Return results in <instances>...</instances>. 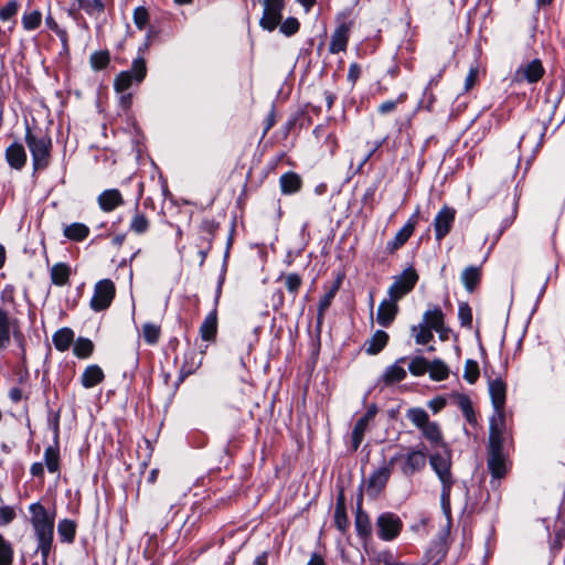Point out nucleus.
<instances>
[{
	"mask_svg": "<svg viewBox=\"0 0 565 565\" xmlns=\"http://www.w3.org/2000/svg\"><path fill=\"white\" fill-rule=\"evenodd\" d=\"M29 511L31 513V523L38 540V551L41 553V556L45 562L52 548L54 519L49 515L46 509L40 502L30 504Z\"/></svg>",
	"mask_w": 565,
	"mask_h": 565,
	"instance_id": "f257e3e1",
	"label": "nucleus"
},
{
	"mask_svg": "<svg viewBox=\"0 0 565 565\" xmlns=\"http://www.w3.org/2000/svg\"><path fill=\"white\" fill-rule=\"evenodd\" d=\"M24 139L32 156L33 170L42 171L46 169L51 159V138L46 135L39 136L34 134L26 125Z\"/></svg>",
	"mask_w": 565,
	"mask_h": 565,
	"instance_id": "f03ea898",
	"label": "nucleus"
},
{
	"mask_svg": "<svg viewBox=\"0 0 565 565\" xmlns=\"http://www.w3.org/2000/svg\"><path fill=\"white\" fill-rule=\"evenodd\" d=\"M393 468L397 466L401 473L407 478L423 470L426 466V455L422 450L408 449L406 454L399 451L388 460Z\"/></svg>",
	"mask_w": 565,
	"mask_h": 565,
	"instance_id": "7ed1b4c3",
	"label": "nucleus"
},
{
	"mask_svg": "<svg viewBox=\"0 0 565 565\" xmlns=\"http://www.w3.org/2000/svg\"><path fill=\"white\" fill-rule=\"evenodd\" d=\"M147 75V65L143 56L134 58L130 70L121 71L114 79L117 93L127 92L134 84H140Z\"/></svg>",
	"mask_w": 565,
	"mask_h": 565,
	"instance_id": "20e7f679",
	"label": "nucleus"
},
{
	"mask_svg": "<svg viewBox=\"0 0 565 565\" xmlns=\"http://www.w3.org/2000/svg\"><path fill=\"white\" fill-rule=\"evenodd\" d=\"M417 281L418 274L413 266H409L401 275L394 277L393 284L388 287L387 295L393 301L398 302L414 289Z\"/></svg>",
	"mask_w": 565,
	"mask_h": 565,
	"instance_id": "39448f33",
	"label": "nucleus"
},
{
	"mask_svg": "<svg viewBox=\"0 0 565 565\" xmlns=\"http://www.w3.org/2000/svg\"><path fill=\"white\" fill-rule=\"evenodd\" d=\"M377 536L385 542L395 540L403 527L401 518L393 512H383L376 519Z\"/></svg>",
	"mask_w": 565,
	"mask_h": 565,
	"instance_id": "423d86ee",
	"label": "nucleus"
},
{
	"mask_svg": "<svg viewBox=\"0 0 565 565\" xmlns=\"http://www.w3.org/2000/svg\"><path fill=\"white\" fill-rule=\"evenodd\" d=\"M115 285L110 279L99 280L94 288L90 308L96 312L107 309L115 297Z\"/></svg>",
	"mask_w": 565,
	"mask_h": 565,
	"instance_id": "0eeeda50",
	"label": "nucleus"
},
{
	"mask_svg": "<svg viewBox=\"0 0 565 565\" xmlns=\"http://www.w3.org/2000/svg\"><path fill=\"white\" fill-rule=\"evenodd\" d=\"M505 430V417H490L488 454H504Z\"/></svg>",
	"mask_w": 565,
	"mask_h": 565,
	"instance_id": "6e6552de",
	"label": "nucleus"
},
{
	"mask_svg": "<svg viewBox=\"0 0 565 565\" xmlns=\"http://www.w3.org/2000/svg\"><path fill=\"white\" fill-rule=\"evenodd\" d=\"M489 395L493 407L491 417H505L507 384L501 377L489 381Z\"/></svg>",
	"mask_w": 565,
	"mask_h": 565,
	"instance_id": "1a4fd4ad",
	"label": "nucleus"
},
{
	"mask_svg": "<svg viewBox=\"0 0 565 565\" xmlns=\"http://www.w3.org/2000/svg\"><path fill=\"white\" fill-rule=\"evenodd\" d=\"M391 473L392 467L388 462L374 470L365 482L366 495L371 499H375L386 487Z\"/></svg>",
	"mask_w": 565,
	"mask_h": 565,
	"instance_id": "9d476101",
	"label": "nucleus"
},
{
	"mask_svg": "<svg viewBox=\"0 0 565 565\" xmlns=\"http://www.w3.org/2000/svg\"><path fill=\"white\" fill-rule=\"evenodd\" d=\"M545 70L541 60L534 58L531 62L520 65L514 73V82H527L529 84L537 83L544 75Z\"/></svg>",
	"mask_w": 565,
	"mask_h": 565,
	"instance_id": "9b49d317",
	"label": "nucleus"
},
{
	"mask_svg": "<svg viewBox=\"0 0 565 565\" xmlns=\"http://www.w3.org/2000/svg\"><path fill=\"white\" fill-rule=\"evenodd\" d=\"M456 216V210L443 206L434 220L435 238L440 242L451 230Z\"/></svg>",
	"mask_w": 565,
	"mask_h": 565,
	"instance_id": "f8f14e48",
	"label": "nucleus"
},
{
	"mask_svg": "<svg viewBox=\"0 0 565 565\" xmlns=\"http://www.w3.org/2000/svg\"><path fill=\"white\" fill-rule=\"evenodd\" d=\"M418 218V211H416L404 226L395 234V236L386 243L385 252L393 254L399 249L412 236Z\"/></svg>",
	"mask_w": 565,
	"mask_h": 565,
	"instance_id": "ddd939ff",
	"label": "nucleus"
},
{
	"mask_svg": "<svg viewBox=\"0 0 565 565\" xmlns=\"http://www.w3.org/2000/svg\"><path fill=\"white\" fill-rule=\"evenodd\" d=\"M54 445L47 446L44 450V463L50 473L60 471V448H58V415L53 423Z\"/></svg>",
	"mask_w": 565,
	"mask_h": 565,
	"instance_id": "4468645a",
	"label": "nucleus"
},
{
	"mask_svg": "<svg viewBox=\"0 0 565 565\" xmlns=\"http://www.w3.org/2000/svg\"><path fill=\"white\" fill-rule=\"evenodd\" d=\"M377 414V406L375 404H371L367 406L364 415L359 418L352 429V447L356 450L364 437V434L367 429L369 423L375 417Z\"/></svg>",
	"mask_w": 565,
	"mask_h": 565,
	"instance_id": "2eb2a0df",
	"label": "nucleus"
},
{
	"mask_svg": "<svg viewBox=\"0 0 565 565\" xmlns=\"http://www.w3.org/2000/svg\"><path fill=\"white\" fill-rule=\"evenodd\" d=\"M204 351L196 352L189 350L184 353L183 363L179 371L177 386L180 385L189 375L193 374L202 364Z\"/></svg>",
	"mask_w": 565,
	"mask_h": 565,
	"instance_id": "dca6fc26",
	"label": "nucleus"
},
{
	"mask_svg": "<svg viewBox=\"0 0 565 565\" xmlns=\"http://www.w3.org/2000/svg\"><path fill=\"white\" fill-rule=\"evenodd\" d=\"M429 465L437 475L438 479L452 477L451 458L449 452H437L430 456Z\"/></svg>",
	"mask_w": 565,
	"mask_h": 565,
	"instance_id": "f3484780",
	"label": "nucleus"
},
{
	"mask_svg": "<svg viewBox=\"0 0 565 565\" xmlns=\"http://www.w3.org/2000/svg\"><path fill=\"white\" fill-rule=\"evenodd\" d=\"M398 312V306L396 301H393L391 297L383 299L377 308L376 321L381 327L387 328L394 321Z\"/></svg>",
	"mask_w": 565,
	"mask_h": 565,
	"instance_id": "a211bd4d",
	"label": "nucleus"
},
{
	"mask_svg": "<svg viewBox=\"0 0 565 565\" xmlns=\"http://www.w3.org/2000/svg\"><path fill=\"white\" fill-rule=\"evenodd\" d=\"M406 358H399L395 363L388 365L382 376L379 379V383H383L385 386L398 383L406 377V370L401 365L405 363Z\"/></svg>",
	"mask_w": 565,
	"mask_h": 565,
	"instance_id": "6ab92c4d",
	"label": "nucleus"
},
{
	"mask_svg": "<svg viewBox=\"0 0 565 565\" xmlns=\"http://www.w3.org/2000/svg\"><path fill=\"white\" fill-rule=\"evenodd\" d=\"M98 206L104 212H111L124 204V199L119 190H104L97 198Z\"/></svg>",
	"mask_w": 565,
	"mask_h": 565,
	"instance_id": "aec40b11",
	"label": "nucleus"
},
{
	"mask_svg": "<svg viewBox=\"0 0 565 565\" xmlns=\"http://www.w3.org/2000/svg\"><path fill=\"white\" fill-rule=\"evenodd\" d=\"M6 160L15 170H21L26 162V152L22 143L14 141L6 149Z\"/></svg>",
	"mask_w": 565,
	"mask_h": 565,
	"instance_id": "412c9836",
	"label": "nucleus"
},
{
	"mask_svg": "<svg viewBox=\"0 0 565 565\" xmlns=\"http://www.w3.org/2000/svg\"><path fill=\"white\" fill-rule=\"evenodd\" d=\"M217 305L207 313L200 326V335L203 341H214L217 334Z\"/></svg>",
	"mask_w": 565,
	"mask_h": 565,
	"instance_id": "4be33fe9",
	"label": "nucleus"
},
{
	"mask_svg": "<svg viewBox=\"0 0 565 565\" xmlns=\"http://www.w3.org/2000/svg\"><path fill=\"white\" fill-rule=\"evenodd\" d=\"M487 466L492 479L503 478L508 471L505 454H488Z\"/></svg>",
	"mask_w": 565,
	"mask_h": 565,
	"instance_id": "5701e85b",
	"label": "nucleus"
},
{
	"mask_svg": "<svg viewBox=\"0 0 565 565\" xmlns=\"http://www.w3.org/2000/svg\"><path fill=\"white\" fill-rule=\"evenodd\" d=\"M349 41V26L341 23L331 35L329 52L338 54L345 51Z\"/></svg>",
	"mask_w": 565,
	"mask_h": 565,
	"instance_id": "b1692460",
	"label": "nucleus"
},
{
	"mask_svg": "<svg viewBox=\"0 0 565 565\" xmlns=\"http://www.w3.org/2000/svg\"><path fill=\"white\" fill-rule=\"evenodd\" d=\"M280 191L285 195H291L300 191L302 180L299 174L288 171L279 178Z\"/></svg>",
	"mask_w": 565,
	"mask_h": 565,
	"instance_id": "393cba45",
	"label": "nucleus"
},
{
	"mask_svg": "<svg viewBox=\"0 0 565 565\" xmlns=\"http://www.w3.org/2000/svg\"><path fill=\"white\" fill-rule=\"evenodd\" d=\"M105 379L104 371L97 364L88 365L81 376V384L85 388H92L102 383Z\"/></svg>",
	"mask_w": 565,
	"mask_h": 565,
	"instance_id": "a878e982",
	"label": "nucleus"
},
{
	"mask_svg": "<svg viewBox=\"0 0 565 565\" xmlns=\"http://www.w3.org/2000/svg\"><path fill=\"white\" fill-rule=\"evenodd\" d=\"M388 342V334L383 330H377L365 341L363 349L369 355L380 353Z\"/></svg>",
	"mask_w": 565,
	"mask_h": 565,
	"instance_id": "bb28decb",
	"label": "nucleus"
},
{
	"mask_svg": "<svg viewBox=\"0 0 565 565\" xmlns=\"http://www.w3.org/2000/svg\"><path fill=\"white\" fill-rule=\"evenodd\" d=\"M52 342L57 351L65 352L74 342V331L71 328H61L53 334Z\"/></svg>",
	"mask_w": 565,
	"mask_h": 565,
	"instance_id": "cd10ccee",
	"label": "nucleus"
},
{
	"mask_svg": "<svg viewBox=\"0 0 565 565\" xmlns=\"http://www.w3.org/2000/svg\"><path fill=\"white\" fill-rule=\"evenodd\" d=\"M444 312L439 307H434L433 309H428L423 315V322L434 331H440L444 322Z\"/></svg>",
	"mask_w": 565,
	"mask_h": 565,
	"instance_id": "c85d7f7f",
	"label": "nucleus"
},
{
	"mask_svg": "<svg viewBox=\"0 0 565 565\" xmlns=\"http://www.w3.org/2000/svg\"><path fill=\"white\" fill-rule=\"evenodd\" d=\"M362 490L359 494V502L362 500ZM355 530L360 537H367L371 534V522L369 515L361 510L359 504L355 515Z\"/></svg>",
	"mask_w": 565,
	"mask_h": 565,
	"instance_id": "c756f323",
	"label": "nucleus"
},
{
	"mask_svg": "<svg viewBox=\"0 0 565 565\" xmlns=\"http://www.w3.org/2000/svg\"><path fill=\"white\" fill-rule=\"evenodd\" d=\"M63 234L66 238L71 241L82 242L88 236L89 228L84 223L75 222L70 225H66L64 227Z\"/></svg>",
	"mask_w": 565,
	"mask_h": 565,
	"instance_id": "7c9ffc66",
	"label": "nucleus"
},
{
	"mask_svg": "<svg viewBox=\"0 0 565 565\" xmlns=\"http://www.w3.org/2000/svg\"><path fill=\"white\" fill-rule=\"evenodd\" d=\"M57 534L61 542L73 543L76 535V523L70 519H63L57 524Z\"/></svg>",
	"mask_w": 565,
	"mask_h": 565,
	"instance_id": "2f4dec72",
	"label": "nucleus"
},
{
	"mask_svg": "<svg viewBox=\"0 0 565 565\" xmlns=\"http://www.w3.org/2000/svg\"><path fill=\"white\" fill-rule=\"evenodd\" d=\"M76 2L79 9L95 19H98L105 11L103 0H76Z\"/></svg>",
	"mask_w": 565,
	"mask_h": 565,
	"instance_id": "473e14b6",
	"label": "nucleus"
},
{
	"mask_svg": "<svg viewBox=\"0 0 565 565\" xmlns=\"http://www.w3.org/2000/svg\"><path fill=\"white\" fill-rule=\"evenodd\" d=\"M71 268L65 263H57L51 268V280L56 286H64L68 282Z\"/></svg>",
	"mask_w": 565,
	"mask_h": 565,
	"instance_id": "72a5a7b5",
	"label": "nucleus"
},
{
	"mask_svg": "<svg viewBox=\"0 0 565 565\" xmlns=\"http://www.w3.org/2000/svg\"><path fill=\"white\" fill-rule=\"evenodd\" d=\"M334 523L337 529L342 533H344L349 526V519L347 515L343 494H340L337 501L334 510Z\"/></svg>",
	"mask_w": 565,
	"mask_h": 565,
	"instance_id": "f704fd0d",
	"label": "nucleus"
},
{
	"mask_svg": "<svg viewBox=\"0 0 565 565\" xmlns=\"http://www.w3.org/2000/svg\"><path fill=\"white\" fill-rule=\"evenodd\" d=\"M94 352V343L88 338L79 337L73 345V353L78 359H87Z\"/></svg>",
	"mask_w": 565,
	"mask_h": 565,
	"instance_id": "c9c22d12",
	"label": "nucleus"
},
{
	"mask_svg": "<svg viewBox=\"0 0 565 565\" xmlns=\"http://www.w3.org/2000/svg\"><path fill=\"white\" fill-rule=\"evenodd\" d=\"M461 281L467 291L472 292L480 281V269L476 266L467 267L461 274Z\"/></svg>",
	"mask_w": 565,
	"mask_h": 565,
	"instance_id": "e433bc0d",
	"label": "nucleus"
},
{
	"mask_svg": "<svg viewBox=\"0 0 565 565\" xmlns=\"http://www.w3.org/2000/svg\"><path fill=\"white\" fill-rule=\"evenodd\" d=\"M281 18L282 14L280 11H269L268 9L264 8L259 24L264 30L271 32L280 23Z\"/></svg>",
	"mask_w": 565,
	"mask_h": 565,
	"instance_id": "4c0bfd02",
	"label": "nucleus"
},
{
	"mask_svg": "<svg viewBox=\"0 0 565 565\" xmlns=\"http://www.w3.org/2000/svg\"><path fill=\"white\" fill-rule=\"evenodd\" d=\"M428 373L433 381H443L448 377L449 369L444 361L435 359L429 362Z\"/></svg>",
	"mask_w": 565,
	"mask_h": 565,
	"instance_id": "58836bf2",
	"label": "nucleus"
},
{
	"mask_svg": "<svg viewBox=\"0 0 565 565\" xmlns=\"http://www.w3.org/2000/svg\"><path fill=\"white\" fill-rule=\"evenodd\" d=\"M10 318L7 311L0 310V351L10 343Z\"/></svg>",
	"mask_w": 565,
	"mask_h": 565,
	"instance_id": "ea45409f",
	"label": "nucleus"
},
{
	"mask_svg": "<svg viewBox=\"0 0 565 565\" xmlns=\"http://www.w3.org/2000/svg\"><path fill=\"white\" fill-rule=\"evenodd\" d=\"M433 331L434 330L429 329L423 321L419 324L412 327L415 342L422 345L427 344L433 340Z\"/></svg>",
	"mask_w": 565,
	"mask_h": 565,
	"instance_id": "a19ab883",
	"label": "nucleus"
},
{
	"mask_svg": "<svg viewBox=\"0 0 565 565\" xmlns=\"http://www.w3.org/2000/svg\"><path fill=\"white\" fill-rule=\"evenodd\" d=\"M338 289H339L338 284L333 285L331 287V289L328 292H326L323 295V297L319 300L318 317H317L319 324L321 323V321L323 319L324 312L327 311V309L330 307L332 300L334 299Z\"/></svg>",
	"mask_w": 565,
	"mask_h": 565,
	"instance_id": "79ce46f5",
	"label": "nucleus"
},
{
	"mask_svg": "<svg viewBox=\"0 0 565 565\" xmlns=\"http://www.w3.org/2000/svg\"><path fill=\"white\" fill-rule=\"evenodd\" d=\"M13 558V545L0 534V565H12Z\"/></svg>",
	"mask_w": 565,
	"mask_h": 565,
	"instance_id": "37998d69",
	"label": "nucleus"
},
{
	"mask_svg": "<svg viewBox=\"0 0 565 565\" xmlns=\"http://www.w3.org/2000/svg\"><path fill=\"white\" fill-rule=\"evenodd\" d=\"M419 429L423 436L431 444L436 445L441 441V433L437 423L428 420Z\"/></svg>",
	"mask_w": 565,
	"mask_h": 565,
	"instance_id": "c03bdc74",
	"label": "nucleus"
},
{
	"mask_svg": "<svg viewBox=\"0 0 565 565\" xmlns=\"http://www.w3.org/2000/svg\"><path fill=\"white\" fill-rule=\"evenodd\" d=\"M149 228V221L145 216V214L139 213L138 211L132 216L129 230L138 235L145 234Z\"/></svg>",
	"mask_w": 565,
	"mask_h": 565,
	"instance_id": "a18cd8bd",
	"label": "nucleus"
},
{
	"mask_svg": "<svg viewBox=\"0 0 565 565\" xmlns=\"http://www.w3.org/2000/svg\"><path fill=\"white\" fill-rule=\"evenodd\" d=\"M429 362L424 356L417 355L413 358L408 364V371L414 376L424 375L428 372Z\"/></svg>",
	"mask_w": 565,
	"mask_h": 565,
	"instance_id": "49530a36",
	"label": "nucleus"
},
{
	"mask_svg": "<svg viewBox=\"0 0 565 565\" xmlns=\"http://www.w3.org/2000/svg\"><path fill=\"white\" fill-rule=\"evenodd\" d=\"M409 419L418 429L429 420L427 412L420 407L409 408L406 413Z\"/></svg>",
	"mask_w": 565,
	"mask_h": 565,
	"instance_id": "de8ad7c7",
	"label": "nucleus"
},
{
	"mask_svg": "<svg viewBox=\"0 0 565 565\" xmlns=\"http://www.w3.org/2000/svg\"><path fill=\"white\" fill-rule=\"evenodd\" d=\"M42 21V13L39 10L25 12L22 17V25L26 31L38 29Z\"/></svg>",
	"mask_w": 565,
	"mask_h": 565,
	"instance_id": "09e8293b",
	"label": "nucleus"
},
{
	"mask_svg": "<svg viewBox=\"0 0 565 565\" xmlns=\"http://www.w3.org/2000/svg\"><path fill=\"white\" fill-rule=\"evenodd\" d=\"M160 333H161L160 327L152 322H146L142 326L143 339L150 345H153L159 341Z\"/></svg>",
	"mask_w": 565,
	"mask_h": 565,
	"instance_id": "8fccbe9b",
	"label": "nucleus"
},
{
	"mask_svg": "<svg viewBox=\"0 0 565 565\" xmlns=\"http://www.w3.org/2000/svg\"><path fill=\"white\" fill-rule=\"evenodd\" d=\"M480 370L479 364L476 360L468 359L465 363L463 379L469 384H475L479 379Z\"/></svg>",
	"mask_w": 565,
	"mask_h": 565,
	"instance_id": "3c124183",
	"label": "nucleus"
},
{
	"mask_svg": "<svg viewBox=\"0 0 565 565\" xmlns=\"http://www.w3.org/2000/svg\"><path fill=\"white\" fill-rule=\"evenodd\" d=\"M457 403L466 419L469 423H472L475 420V412L469 396H467L466 394H458Z\"/></svg>",
	"mask_w": 565,
	"mask_h": 565,
	"instance_id": "603ef678",
	"label": "nucleus"
},
{
	"mask_svg": "<svg viewBox=\"0 0 565 565\" xmlns=\"http://www.w3.org/2000/svg\"><path fill=\"white\" fill-rule=\"evenodd\" d=\"M386 140H387V136L382 139L374 140L372 142L371 150L363 157V159L361 160V162L358 166V169H356L358 172H360L362 170V168L366 164V162L371 158L375 157L379 159L381 157V152H379V150L386 142Z\"/></svg>",
	"mask_w": 565,
	"mask_h": 565,
	"instance_id": "864d4df0",
	"label": "nucleus"
},
{
	"mask_svg": "<svg viewBox=\"0 0 565 565\" xmlns=\"http://www.w3.org/2000/svg\"><path fill=\"white\" fill-rule=\"evenodd\" d=\"M110 61L108 51H97L90 55V65L95 71L105 68Z\"/></svg>",
	"mask_w": 565,
	"mask_h": 565,
	"instance_id": "5fc2aeb1",
	"label": "nucleus"
},
{
	"mask_svg": "<svg viewBox=\"0 0 565 565\" xmlns=\"http://www.w3.org/2000/svg\"><path fill=\"white\" fill-rule=\"evenodd\" d=\"M134 23L139 30H143L149 22V13L145 7H137L134 10Z\"/></svg>",
	"mask_w": 565,
	"mask_h": 565,
	"instance_id": "6e6d98bb",
	"label": "nucleus"
},
{
	"mask_svg": "<svg viewBox=\"0 0 565 565\" xmlns=\"http://www.w3.org/2000/svg\"><path fill=\"white\" fill-rule=\"evenodd\" d=\"M458 319L462 327L471 328L472 324V311L467 302L459 303Z\"/></svg>",
	"mask_w": 565,
	"mask_h": 565,
	"instance_id": "4d7b16f0",
	"label": "nucleus"
},
{
	"mask_svg": "<svg viewBox=\"0 0 565 565\" xmlns=\"http://www.w3.org/2000/svg\"><path fill=\"white\" fill-rule=\"evenodd\" d=\"M285 285L288 292L296 297L301 285V277L296 273H290L285 278Z\"/></svg>",
	"mask_w": 565,
	"mask_h": 565,
	"instance_id": "13d9d810",
	"label": "nucleus"
},
{
	"mask_svg": "<svg viewBox=\"0 0 565 565\" xmlns=\"http://www.w3.org/2000/svg\"><path fill=\"white\" fill-rule=\"evenodd\" d=\"M407 95L401 93L395 100H385L380 104L377 110L380 114L385 115L395 110L396 106L406 99Z\"/></svg>",
	"mask_w": 565,
	"mask_h": 565,
	"instance_id": "bf43d9fd",
	"label": "nucleus"
},
{
	"mask_svg": "<svg viewBox=\"0 0 565 565\" xmlns=\"http://www.w3.org/2000/svg\"><path fill=\"white\" fill-rule=\"evenodd\" d=\"M299 25L296 18L289 17L280 24L279 30L286 36H291L299 30Z\"/></svg>",
	"mask_w": 565,
	"mask_h": 565,
	"instance_id": "052dcab7",
	"label": "nucleus"
},
{
	"mask_svg": "<svg viewBox=\"0 0 565 565\" xmlns=\"http://www.w3.org/2000/svg\"><path fill=\"white\" fill-rule=\"evenodd\" d=\"M19 9L17 0H10L3 8L0 9V20L8 21L14 17Z\"/></svg>",
	"mask_w": 565,
	"mask_h": 565,
	"instance_id": "680f3d73",
	"label": "nucleus"
},
{
	"mask_svg": "<svg viewBox=\"0 0 565 565\" xmlns=\"http://www.w3.org/2000/svg\"><path fill=\"white\" fill-rule=\"evenodd\" d=\"M441 483L440 500H450L451 489L454 484L452 477L439 479Z\"/></svg>",
	"mask_w": 565,
	"mask_h": 565,
	"instance_id": "e2e57ef3",
	"label": "nucleus"
},
{
	"mask_svg": "<svg viewBox=\"0 0 565 565\" xmlns=\"http://www.w3.org/2000/svg\"><path fill=\"white\" fill-rule=\"evenodd\" d=\"M530 129L533 130L534 132L539 134V142L536 145V149H539L543 145L544 136L547 130V125L545 122L541 124L539 120H536V121L532 122Z\"/></svg>",
	"mask_w": 565,
	"mask_h": 565,
	"instance_id": "0e129e2a",
	"label": "nucleus"
},
{
	"mask_svg": "<svg viewBox=\"0 0 565 565\" xmlns=\"http://www.w3.org/2000/svg\"><path fill=\"white\" fill-rule=\"evenodd\" d=\"M15 512L12 507L6 505L0 508V524L7 525L13 521Z\"/></svg>",
	"mask_w": 565,
	"mask_h": 565,
	"instance_id": "69168bd1",
	"label": "nucleus"
},
{
	"mask_svg": "<svg viewBox=\"0 0 565 565\" xmlns=\"http://www.w3.org/2000/svg\"><path fill=\"white\" fill-rule=\"evenodd\" d=\"M361 75V67L356 63H352L348 71V81L354 84Z\"/></svg>",
	"mask_w": 565,
	"mask_h": 565,
	"instance_id": "338daca9",
	"label": "nucleus"
},
{
	"mask_svg": "<svg viewBox=\"0 0 565 565\" xmlns=\"http://www.w3.org/2000/svg\"><path fill=\"white\" fill-rule=\"evenodd\" d=\"M446 398L445 397H441V396H438L434 399H431L429 403H428V406L429 408L434 412V413H438L439 411H441L445 406H446Z\"/></svg>",
	"mask_w": 565,
	"mask_h": 565,
	"instance_id": "774afa93",
	"label": "nucleus"
}]
</instances>
